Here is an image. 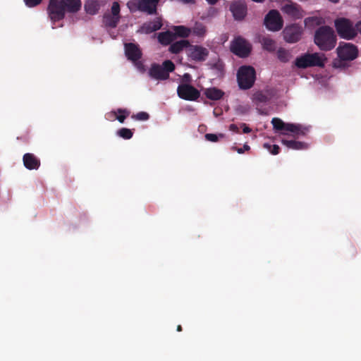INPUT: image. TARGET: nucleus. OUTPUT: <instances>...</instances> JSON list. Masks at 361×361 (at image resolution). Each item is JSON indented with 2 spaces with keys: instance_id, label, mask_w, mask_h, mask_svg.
Here are the masks:
<instances>
[{
  "instance_id": "nucleus-1",
  "label": "nucleus",
  "mask_w": 361,
  "mask_h": 361,
  "mask_svg": "<svg viewBox=\"0 0 361 361\" xmlns=\"http://www.w3.org/2000/svg\"><path fill=\"white\" fill-rule=\"evenodd\" d=\"M81 0H49L47 13L53 23L65 18L66 13H75L81 9Z\"/></svg>"
},
{
  "instance_id": "nucleus-2",
  "label": "nucleus",
  "mask_w": 361,
  "mask_h": 361,
  "mask_svg": "<svg viewBox=\"0 0 361 361\" xmlns=\"http://www.w3.org/2000/svg\"><path fill=\"white\" fill-rule=\"evenodd\" d=\"M314 42L321 51H328L336 47L337 37L331 27L322 25L315 30Z\"/></svg>"
},
{
  "instance_id": "nucleus-3",
  "label": "nucleus",
  "mask_w": 361,
  "mask_h": 361,
  "mask_svg": "<svg viewBox=\"0 0 361 361\" xmlns=\"http://www.w3.org/2000/svg\"><path fill=\"white\" fill-rule=\"evenodd\" d=\"M338 59L333 61V66L336 68H345L348 61L355 59L358 56L357 47L348 42H340L336 49Z\"/></svg>"
},
{
  "instance_id": "nucleus-4",
  "label": "nucleus",
  "mask_w": 361,
  "mask_h": 361,
  "mask_svg": "<svg viewBox=\"0 0 361 361\" xmlns=\"http://www.w3.org/2000/svg\"><path fill=\"white\" fill-rule=\"evenodd\" d=\"M326 59L324 54L315 52L312 54L306 53L296 58L295 65L299 68H307L310 67H321L325 65Z\"/></svg>"
},
{
  "instance_id": "nucleus-5",
  "label": "nucleus",
  "mask_w": 361,
  "mask_h": 361,
  "mask_svg": "<svg viewBox=\"0 0 361 361\" xmlns=\"http://www.w3.org/2000/svg\"><path fill=\"white\" fill-rule=\"evenodd\" d=\"M256 79V73L253 67L250 66H241L237 73L238 84L241 90L250 89Z\"/></svg>"
},
{
  "instance_id": "nucleus-6",
  "label": "nucleus",
  "mask_w": 361,
  "mask_h": 361,
  "mask_svg": "<svg viewBox=\"0 0 361 361\" xmlns=\"http://www.w3.org/2000/svg\"><path fill=\"white\" fill-rule=\"evenodd\" d=\"M174 69V63L171 60H166L162 65L153 63L149 70V75L156 80H164L169 78V73Z\"/></svg>"
},
{
  "instance_id": "nucleus-7",
  "label": "nucleus",
  "mask_w": 361,
  "mask_h": 361,
  "mask_svg": "<svg viewBox=\"0 0 361 361\" xmlns=\"http://www.w3.org/2000/svg\"><path fill=\"white\" fill-rule=\"evenodd\" d=\"M334 26L338 35L343 39H352L357 35V30L349 19L337 18L334 20Z\"/></svg>"
},
{
  "instance_id": "nucleus-8",
  "label": "nucleus",
  "mask_w": 361,
  "mask_h": 361,
  "mask_svg": "<svg viewBox=\"0 0 361 361\" xmlns=\"http://www.w3.org/2000/svg\"><path fill=\"white\" fill-rule=\"evenodd\" d=\"M252 49L250 44L243 37L238 36L234 38L231 44V51L242 58L248 56Z\"/></svg>"
},
{
  "instance_id": "nucleus-9",
  "label": "nucleus",
  "mask_w": 361,
  "mask_h": 361,
  "mask_svg": "<svg viewBox=\"0 0 361 361\" xmlns=\"http://www.w3.org/2000/svg\"><path fill=\"white\" fill-rule=\"evenodd\" d=\"M271 123L275 130L282 131L283 134H286V132H291L297 135H305V132L302 130V127L300 125L286 123L279 118H272Z\"/></svg>"
},
{
  "instance_id": "nucleus-10",
  "label": "nucleus",
  "mask_w": 361,
  "mask_h": 361,
  "mask_svg": "<svg viewBox=\"0 0 361 361\" xmlns=\"http://www.w3.org/2000/svg\"><path fill=\"white\" fill-rule=\"evenodd\" d=\"M264 25L269 30H280L283 25V20L280 13L275 9L269 11L264 18Z\"/></svg>"
},
{
  "instance_id": "nucleus-11",
  "label": "nucleus",
  "mask_w": 361,
  "mask_h": 361,
  "mask_svg": "<svg viewBox=\"0 0 361 361\" xmlns=\"http://www.w3.org/2000/svg\"><path fill=\"white\" fill-rule=\"evenodd\" d=\"M302 33L303 29L302 26L297 23L287 25L283 31V39L288 43L298 42L301 39Z\"/></svg>"
},
{
  "instance_id": "nucleus-12",
  "label": "nucleus",
  "mask_w": 361,
  "mask_h": 361,
  "mask_svg": "<svg viewBox=\"0 0 361 361\" xmlns=\"http://www.w3.org/2000/svg\"><path fill=\"white\" fill-rule=\"evenodd\" d=\"M177 94L180 98L188 101H195L200 96L198 90L189 84L179 85L177 88Z\"/></svg>"
},
{
  "instance_id": "nucleus-13",
  "label": "nucleus",
  "mask_w": 361,
  "mask_h": 361,
  "mask_svg": "<svg viewBox=\"0 0 361 361\" xmlns=\"http://www.w3.org/2000/svg\"><path fill=\"white\" fill-rule=\"evenodd\" d=\"M209 54V50L200 45H192L190 44L187 49L188 56L192 61L197 62L204 61Z\"/></svg>"
},
{
  "instance_id": "nucleus-14",
  "label": "nucleus",
  "mask_w": 361,
  "mask_h": 361,
  "mask_svg": "<svg viewBox=\"0 0 361 361\" xmlns=\"http://www.w3.org/2000/svg\"><path fill=\"white\" fill-rule=\"evenodd\" d=\"M281 10L284 13L295 20L302 18L305 14L300 5L291 1L284 4Z\"/></svg>"
},
{
  "instance_id": "nucleus-15",
  "label": "nucleus",
  "mask_w": 361,
  "mask_h": 361,
  "mask_svg": "<svg viewBox=\"0 0 361 361\" xmlns=\"http://www.w3.org/2000/svg\"><path fill=\"white\" fill-rule=\"evenodd\" d=\"M274 97L272 90L267 89L264 90H258L255 92L252 96V101L257 106L261 104L268 103Z\"/></svg>"
},
{
  "instance_id": "nucleus-16",
  "label": "nucleus",
  "mask_w": 361,
  "mask_h": 361,
  "mask_svg": "<svg viewBox=\"0 0 361 361\" xmlns=\"http://www.w3.org/2000/svg\"><path fill=\"white\" fill-rule=\"evenodd\" d=\"M230 11L235 20H242L247 15V5L241 1H234L230 6Z\"/></svg>"
},
{
  "instance_id": "nucleus-17",
  "label": "nucleus",
  "mask_w": 361,
  "mask_h": 361,
  "mask_svg": "<svg viewBox=\"0 0 361 361\" xmlns=\"http://www.w3.org/2000/svg\"><path fill=\"white\" fill-rule=\"evenodd\" d=\"M158 3L159 0H140L137 4V8L140 11L148 14H154L157 11Z\"/></svg>"
},
{
  "instance_id": "nucleus-18",
  "label": "nucleus",
  "mask_w": 361,
  "mask_h": 361,
  "mask_svg": "<svg viewBox=\"0 0 361 361\" xmlns=\"http://www.w3.org/2000/svg\"><path fill=\"white\" fill-rule=\"evenodd\" d=\"M125 54L128 59L132 61H137L142 56V52L138 45L133 43L125 44Z\"/></svg>"
},
{
  "instance_id": "nucleus-19",
  "label": "nucleus",
  "mask_w": 361,
  "mask_h": 361,
  "mask_svg": "<svg viewBox=\"0 0 361 361\" xmlns=\"http://www.w3.org/2000/svg\"><path fill=\"white\" fill-rule=\"evenodd\" d=\"M25 167L28 170H37L40 166V160L34 154L26 153L23 157Z\"/></svg>"
},
{
  "instance_id": "nucleus-20",
  "label": "nucleus",
  "mask_w": 361,
  "mask_h": 361,
  "mask_svg": "<svg viewBox=\"0 0 361 361\" xmlns=\"http://www.w3.org/2000/svg\"><path fill=\"white\" fill-rule=\"evenodd\" d=\"M162 26V23L159 20H154L152 21H149L144 23L141 27L140 30L142 32L145 34H150L153 32L159 30L161 29Z\"/></svg>"
},
{
  "instance_id": "nucleus-21",
  "label": "nucleus",
  "mask_w": 361,
  "mask_h": 361,
  "mask_svg": "<svg viewBox=\"0 0 361 361\" xmlns=\"http://www.w3.org/2000/svg\"><path fill=\"white\" fill-rule=\"evenodd\" d=\"M304 24L305 27L308 28H312L316 26H322L325 25V20L323 17L321 16H312L307 17L304 20Z\"/></svg>"
},
{
  "instance_id": "nucleus-22",
  "label": "nucleus",
  "mask_w": 361,
  "mask_h": 361,
  "mask_svg": "<svg viewBox=\"0 0 361 361\" xmlns=\"http://www.w3.org/2000/svg\"><path fill=\"white\" fill-rule=\"evenodd\" d=\"M190 42L187 39H181L171 44L169 47V51L172 54H178L184 49H188Z\"/></svg>"
},
{
  "instance_id": "nucleus-23",
  "label": "nucleus",
  "mask_w": 361,
  "mask_h": 361,
  "mask_svg": "<svg viewBox=\"0 0 361 361\" xmlns=\"http://www.w3.org/2000/svg\"><path fill=\"white\" fill-rule=\"evenodd\" d=\"M175 39V35L171 31L162 32L158 35L159 42L165 46L172 44Z\"/></svg>"
},
{
  "instance_id": "nucleus-24",
  "label": "nucleus",
  "mask_w": 361,
  "mask_h": 361,
  "mask_svg": "<svg viewBox=\"0 0 361 361\" xmlns=\"http://www.w3.org/2000/svg\"><path fill=\"white\" fill-rule=\"evenodd\" d=\"M204 94L211 100H219L223 97L224 92L216 87H211L204 90Z\"/></svg>"
},
{
  "instance_id": "nucleus-25",
  "label": "nucleus",
  "mask_w": 361,
  "mask_h": 361,
  "mask_svg": "<svg viewBox=\"0 0 361 361\" xmlns=\"http://www.w3.org/2000/svg\"><path fill=\"white\" fill-rule=\"evenodd\" d=\"M100 9V4L97 0H88L85 4V10L88 14L95 15Z\"/></svg>"
},
{
  "instance_id": "nucleus-26",
  "label": "nucleus",
  "mask_w": 361,
  "mask_h": 361,
  "mask_svg": "<svg viewBox=\"0 0 361 361\" xmlns=\"http://www.w3.org/2000/svg\"><path fill=\"white\" fill-rule=\"evenodd\" d=\"M282 143L289 149H304L307 147V145L303 142L295 140H288L283 139Z\"/></svg>"
},
{
  "instance_id": "nucleus-27",
  "label": "nucleus",
  "mask_w": 361,
  "mask_h": 361,
  "mask_svg": "<svg viewBox=\"0 0 361 361\" xmlns=\"http://www.w3.org/2000/svg\"><path fill=\"white\" fill-rule=\"evenodd\" d=\"M120 18L121 17H116L109 13H106L104 16L103 21L106 27L114 28L119 23Z\"/></svg>"
},
{
  "instance_id": "nucleus-28",
  "label": "nucleus",
  "mask_w": 361,
  "mask_h": 361,
  "mask_svg": "<svg viewBox=\"0 0 361 361\" xmlns=\"http://www.w3.org/2000/svg\"><path fill=\"white\" fill-rule=\"evenodd\" d=\"M173 30L174 31L173 33L175 35V38L176 37H188L191 33V29L183 25L174 26Z\"/></svg>"
},
{
  "instance_id": "nucleus-29",
  "label": "nucleus",
  "mask_w": 361,
  "mask_h": 361,
  "mask_svg": "<svg viewBox=\"0 0 361 361\" xmlns=\"http://www.w3.org/2000/svg\"><path fill=\"white\" fill-rule=\"evenodd\" d=\"M261 43L264 49L268 51H274L276 49V42L269 37H263Z\"/></svg>"
},
{
  "instance_id": "nucleus-30",
  "label": "nucleus",
  "mask_w": 361,
  "mask_h": 361,
  "mask_svg": "<svg viewBox=\"0 0 361 361\" xmlns=\"http://www.w3.org/2000/svg\"><path fill=\"white\" fill-rule=\"evenodd\" d=\"M111 114L116 116V119L121 123H123L126 118L130 115V111L126 109H118L116 111H112Z\"/></svg>"
},
{
  "instance_id": "nucleus-31",
  "label": "nucleus",
  "mask_w": 361,
  "mask_h": 361,
  "mask_svg": "<svg viewBox=\"0 0 361 361\" xmlns=\"http://www.w3.org/2000/svg\"><path fill=\"white\" fill-rule=\"evenodd\" d=\"M191 32L196 36L203 37L206 33V27L201 23H196L191 30Z\"/></svg>"
},
{
  "instance_id": "nucleus-32",
  "label": "nucleus",
  "mask_w": 361,
  "mask_h": 361,
  "mask_svg": "<svg viewBox=\"0 0 361 361\" xmlns=\"http://www.w3.org/2000/svg\"><path fill=\"white\" fill-rule=\"evenodd\" d=\"M277 58L283 63H286L289 61L290 54L289 51L284 48H280L277 51Z\"/></svg>"
},
{
  "instance_id": "nucleus-33",
  "label": "nucleus",
  "mask_w": 361,
  "mask_h": 361,
  "mask_svg": "<svg viewBox=\"0 0 361 361\" xmlns=\"http://www.w3.org/2000/svg\"><path fill=\"white\" fill-rule=\"evenodd\" d=\"M117 135L125 140H129L133 137V132L131 129L122 128L117 131Z\"/></svg>"
},
{
  "instance_id": "nucleus-34",
  "label": "nucleus",
  "mask_w": 361,
  "mask_h": 361,
  "mask_svg": "<svg viewBox=\"0 0 361 361\" xmlns=\"http://www.w3.org/2000/svg\"><path fill=\"white\" fill-rule=\"evenodd\" d=\"M263 147H264V148L269 150V152L273 155H276L280 152V147L277 145H271L269 143H264L263 145Z\"/></svg>"
},
{
  "instance_id": "nucleus-35",
  "label": "nucleus",
  "mask_w": 361,
  "mask_h": 361,
  "mask_svg": "<svg viewBox=\"0 0 361 361\" xmlns=\"http://www.w3.org/2000/svg\"><path fill=\"white\" fill-rule=\"evenodd\" d=\"M132 118L138 121H147L149 118V115L145 111L138 112L136 114H133Z\"/></svg>"
},
{
  "instance_id": "nucleus-36",
  "label": "nucleus",
  "mask_w": 361,
  "mask_h": 361,
  "mask_svg": "<svg viewBox=\"0 0 361 361\" xmlns=\"http://www.w3.org/2000/svg\"><path fill=\"white\" fill-rule=\"evenodd\" d=\"M120 5L118 2H114L111 6V16L120 17Z\"/></svg>"
},
{
  "instance_id": "nucleus-37",
  "label": "nucleus",
  "mask_w": 361,
  "mask_h": 361,
  "mask_svg": "<svg viewBox=\"0 0 361 361\" xmlns=\"http://www.w3.org/2000/svg\"><path fill=\"white\" fill-rule=\"evenodd\" d=\"M250 146H249L247 144H246V143L243 145V147H240V148L237 147H235V146H233V147H231V149L232 151L237 152L238 154H243V153H244L245 151H248V150H250Z\"/></svg>"
},
{
  "instance_id": "nucleus-38",
  "label": "nucleus",
  "mask_w": 361,
  "mask_h": 361,
  "mask_svg": "<svg viewBox=\"0 0 361 361\" xmlns=\"http://www.w3.org/2000/svg\"><path fill=\"white\" fill-rule=\"evenodd\" d=\"M205 138L209 142H216L219 140V136L213 133H207L205 135Z\"/></svg>"
},
{
  "instance_id": "nucleus-39",
  "label": "nucleus",
  "mask_w": 361,
  "mask_h": 361,
  "mask_svg": "<svg viewBox=\"0 0 361 361\" xmlns=\"http://www.w3.org/2000/svg\"><path fill=\"white\" fill-rule=\"evenodd\" d=\"M25 4L29 7H34L39 4L42 0H24Z\"/></svg>"
},
{
  "instance_id": "nucleus-40",
  "label": "nucleus",
  "mask_w": 361,
  "mask_h": 361,
  "mask_svg": "<svg viewBox=\"0 0 361 361\" xmlns=\"http://www.w3.org/2000/svg\"><path fill=\"white\" fill-rule=\"evenodd\" d=\"M183 82H190L192 80L191 75L189 73H185L183 76Z\"/></svg>"
},
{
  "instance_id": "nucleus-41",
  "label": "nucleus",
  "mask_w": 361,
  "mask_h": 361,
  "mask_svg": "<svg viewBox=\"0 0 361 361\" xmlns=\"http://www.w3.org/2000/svg\"><path fill=\"white\" fill-rule=\"evenodd\" d=\"M229 130L236 133H239V128L235 124H231L229 126Z\"/></svg>"
},
{
  "instance_id": "nucleus-42",
  "label": "nucleus",
  "mask_w": 361,
  "mask_h": 361,
  "mask_svg": "<svg viewBox=\"0 0 361 361\" xmlns=\"http://www.w3.org/2000/svg\"><path fill=\"white\" fill-rule=\"evenodd\" d=\"M243 132L244 133H249L251 132V128H249L245 123H242Z\"/></svg>"
},
{
  "instance_id": "nucleus-43",
  "label": "nucleus",
  "mask_w": 361,
  "mask_h": 361,
  "mask_svg": "<svg viewBox=\"0 0 361 361\" xmlns=\"http://www.w3.org/2000/svg\"><path fill=\"white\" fill-rule=\"evenodd\" d=\"M356 30L361 34V21L356 24Z\"/></svg>"
},
{
  "instance_id": "nucleus-44",
  "label": "nucleus",
  "mask_w": 361,
  "mask_h": 361,
  "mask_svg": "<svg viewBox=\"0 0 361 361\" xmlns=\"http://www.w3.org/2000/svg\"><path fill=\"white\" fill-rule=\"evenodd\" d=\"M206 1L210 5H214L218 2L219 0H206Z\"/></svg>"
},
{
  "instance_id": "nucleus-45",
  "label": "nucleus",
  "mask_w": 361,
  "mask_h": 361,
  "mask_svg": "<svg viewBox=\"0 0 361 361\" xmlns=\"http://www.w3.org/2000/svg\"><path fill=\"white\" fill-rule=\"evenodd\" d=\"M182 2L185 4H194L195 0H180Z\"/></svg>"
},
{
  "instance_id": "nucleus-46",
  "label": "nucleus",
  "mask_w": 361,
  "mask_h": 361,
  "mask_svg": "<svg viewBox=\"0 0 361 361\" xmlns=\"http://www.w3.org/2000/svg\"><path fill=\"white\" fill-rule=\"evenodd\" d=\"M177 331H182V326H181V325H178V326H177Z\"/></svg>"
},
{
  "instance_id": "nucleus-47",
  "label": "nucleus",
  "mask_w": 361,
  "mask_h": 361,
  "mask_svg": "<svg viewBox=\"0 0 361 361\" xmlns=\"http://www.w3.org/2000/svg\"><path fill=\"white\" fill-rule=\"evenodd\" d=\"M219 136L220 137H224V134H219Z\"/></svg>"
}]
</instances>
